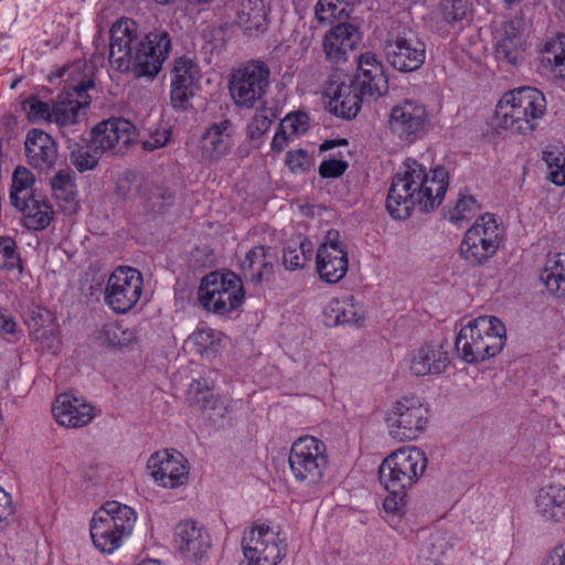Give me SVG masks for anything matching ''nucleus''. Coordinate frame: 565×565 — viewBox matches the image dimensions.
I'll return each mask as SVG.
<instances>
[{"mask_svg":"<svg viewBox=\"0 0 565 565\" xmlns=\"http://www.w3.org/2000/svg\"><path fill=\"white\" fill-rule=\"evenodd\" d=\"M171 49V36L162 28L140 35L134 20L121 18L109 30L110 66L121 73L131 72L136 77H156Z\"/></svg>","mask_w":565,"mask_h":565,"instance_id":"1","label":"nucleus"},{"mask_svg":"<svg viewBox=\"0 0 565 565\" xmlns=\"http://www.w3.org/2000/svg\"><path fill=\"white\" fill-rule=\"evenodd\" d=\"M448 188V173L444 168L426 172L423 164L407 159L392 180L386 209L396 220L407 218L415 207L430 211L439 206Z\"/></svg>","mask_w":565,"mask_h":565,"instance_id":"2","label":"nucleus"},{"mask_svg":"<svg viewBox=\"0 0 565 565\" xmlns=\"http://www.w3.org/2000/svg\"><path fill=\"white\" fill-rule=\"evenodd\" d=\"M505 340V327L500 319L480 316L460 329L455 347L462 361L477 364L499 354Z\"/></svg>","mask_w":565,"mask_h":565,"instance_id":"3","label":"nucleus"},{"mask_svg":"<svg viewBox=\"0 0 565 565\" xmlns=\"http://www.w3.org/2000/svg\"><path fill=\"white\" fill-rule=\"evenodd\" d=\"M545 113V96L539 89L530 86L505 93L495 107V116L500 126L520 135L533 132Z\"/></svg>","mask_w":565,"mask_h":565,"instance_id":"4","label":"nucleus"},{"mask_svg":"<svg viewBox=\"0 0 565 565\" xmlns=\"http://www.w3.org/2000/svg\"><path fill=\"white\" fill-rule=\"evenodd\" d=\"M83 68L84 63L76 62L61 70L58 74L60 77H65L66 86L53 104V122L61 128L79 122L90 104L88 89L94 87V82Z\"/></svg>","mask_w":565,"mask_h":565,"instance_id":"5","label":"nucleus"},{"mask_svg":"<svg viewBox=\"0 0 565 565\" xmlns=\"http://www.w3.org/2000/svg\"><path fill=\"white\" fill-rule=\"evenodd\" d=\"M137 514L134 509L117 501L106 502L93 515L90 537L103 553H113L134 530Z\"/></svg>","mask_w":565,"mask_h":565,"instance_id":"6","label":"nucleus"},{"mask_svg":"<svg viewBox=\"0 0 565 565\" xmlns=\"http://www.w3.org/2000/svg\"><path fill=\"white\" fill-rule=\"evenodd\" d=\"M426 467L427 458L418 448H399L381 463L380 482L390 493H406L418 481Z\"/></svg>","mask_w":565,"mask_h":565,"instance_id":"7","label":"nucleus"},{"mask_svg":"<svg viewBox=\"0 0 565 565\" xmlns=\"http://www.w3.org/2000/svg\"><path fill=\"white\" fill-rule=\"evenodd\" d=\"M504 236V227L495 215L484 213L466 231L459 253L470 265H484L497 254Z\"/></svg>","mask_w":565,"mask_h":565,"instance_id":"8","label":"nucleus"},{"mask_svg":"<svg viewBox=\"0 0 565 565\" xmlns=\"http://www.w3.org/2000/svg\"><path fill=\"white\" fill-rule=\"evenodd\" d=\"M270 68L262 60H250L232 70L228 93L239 108L252 109L263 102L269 88Z\"/></svg>","mask_w":565,"mask_h":565,"instance_id":"9","label":"nucleus"},{"mask_svg":"<svg viewBox=\"0 0 565 565\" xmlns=\"http://www.w3.org/2000/svg\"><path fill=\"white\" fill-rule=\"evenodd\" d=\"M289 467L295 480L305 487H316L328 468L326 444L310 435L296 439L289 454Z\"/></svg>","mask_w":565,"mask_h":565,"instance_id":"10","label":"nucleus"},{"mask_svg":"<svg viewBox=\"0 0 565 565\" xmlns=\"http://www.w3.org/2000/svg\"><path fill=\"white\" fill-rule=\"evenodd\" d=\"M198 295L203 308L223 316L242 305L245 291L241 278L234 273L214 271L204 276Z\"/></svg>","mask_w":565,"mask_h":565,"instance_id":"11","label":"nucleus"},{"mask_svg":"<svg viewBox=\"0 0 565 565\" xmlns=\"http://www.w3.org/2000/svg\"><path fill=\"white\" fill-rule=\"evenodd\" d=\"M385 422L390 436L395 440H414L428 426V405L419 396H403L392 404Z\"/></svg>","mask_w":565,"mask_h":565,"instance_id":"12","label":"nucleus"},{"mask_svg":"<svg viewBox=\"0 0 565 565\" xmlns=\"http://www.w3.org/2000/svg\"><path fill=\"white\" fill-rule=\"evenodd\" d=\"M387 63L398 72L409 73L422 67L426 58L424 42L411 29H392L384 42Z\"/></svg>","mask_w":565,"mask_h":565,"instance_id":"13","label":"nucleus"},{"mask_svg":"<svg viewBox=\"0 0 565 565\" xmlns=\"http://www.w3.org/2000/svg\"><path fill=\"white\" fill-rule=\"evenodd\" d=\"M143 278L132 267H118L108 277L104 289L105 303L116 313H127L140 300Z\"/></svg>","mask_w":565,"mask_h":565,"instance_id":"14","label":"nucleus"},{"mask_svg":"<svg viewBox=\"0 0 565 565\" xmlns=\"http://www.w3.org/2000/svg\"><path fill=\"white\" fill-rule=\"evenodd\" d=\"M242 547L253 565H277L285 556L287 544L279 533L266 524H254L244 533Z\"/></svg>","mask_w":565,"mask_h":565,"instance_id":"15","label":"nucleus"},{"mask_svg":"<svg viewBox=\"0 0 565 565\" xmlns=\"http://www.w3.org/2000/svg\"><path fill=\"white\" fill-rule=\"evenodd\" d=\"M429 124V114L423 103L404 99L392 107L387 127L401 141L413 143L425 135Z\"/></svg>","mask_w":565,"mask_h":565,"instance_id":"16","label":"nucleus"},{"mask_svg":"<svg viewBox=\"0 0 565 565\" xmlns=\"http://www.w3.org/2000/svg\"><path fill=\"white\" fill-rule=\"evenodd\" d=\"M324 97L329 99L330 113L345 119L358 115L364 98L355 86L353 77L339 70L334 71L327 81Z\"/></svg>","mask_w":565,"mask_h":565,"instance_id":"17","label":"nucleus"},{"mask_svg":"<svg viewBox=\"0 0 565 565\" xmlns=\"http://www.w3.org/2000/svg\"><path fill=\"white\" fill-rule=\"evenodd\" d=\"M201 77V70L193 58L183 55L173 60L170 100L174 109L188 108L190 99L199 89Z\"/></svg>","mask_w":565,"mask_h":565,"instance_id":"18","label":"nucleus"},{"mask_svg":"<svg viewBox=\"0 0 565 565\" xmlns=\"http://www.w3.org/2000/svg\"><path fill=\"white\" fill-rule=\"evenodd\" d=\"M135 137V126L129 120L120 117L100 121L90 132V140L102 153H122Z\"/></svg>","mask_w":565,"mask_h":565,"instance_id":"19","label":"nucleus"},{"mask_svg":"<svg viewBox=\"0 0 565 565\" xmlns=\"http://www.w3.org/2000/svg\"><path fill=\"white\" fill-rule=\"evenodd\" d=\"M147 468L154 481L164 488H177L184 484L189 477L188 460L177 450H162L152 454Z\"/></svg>","mask_w":565,"mask_h":565,"instance_id":"20","label":"nucleus"},{"mask_svg":"<svg viewBox=\"0 0 565 565\" xmlns=\"http://www.w3.org/2000/svg\"><path fill=\"white\" fill-rule=\"evenodd\" d=\"M361 40L362 33L359 26L350 22L338 23L323 36L322 47L326 60L333 65L347 62Z\"/></svg>","mask_w":565,"mask_h":565,"instance_id":"21","label":"nucleus"},{"mask_svg":"<svg viewBox=\"0 0 565 565\" xmlns=\"http://www.w3.org/2000/svg\"><path fill=\"white\" fill-rule=\"evenodd\" d=\"M352 77L355 86L364 97L376 99L388 89V81L383 64L372 52H365L360 55L358 73Z\"/></svg>","mask_w":565,"mask_h":565,"instance_id":"22","label":"nucleus"},{"mask_svg":"<svg viewBox=\"0 0 565 565\" xmlns=\"http://www.w3.org/2000/svg\"><path fill=\"white\" fill-rule=\"evenodd\" d=\"M52 414L61 426L68 428L83 427L95 417L92 405L70 393L56 396Z\"/></svg>","mask_w":565,"mask_h":565,"instance_id":"23","label":"nucleus"},{"mask_svg":"<svg viewBox=\"0 0 565 565\" xmlns=\"http://www.w3.org/2000/svg\"><path fill=\"white\" fill-rule=\"evenodd\" d=\"M174 536L178 550L189 561H201L211 548L207 531L193 521L180 522Z\"/></svg>","mask_w":565,"mask_h":565,"instance_id":"24","label":"nucleus"},{"mask_svg":"<svg viewBox=\"0 0 565 565\" xmlns=\"http://www.w3.org/2000/svg\"><path fill=\"white\" fill-rule=\"evenodd\" d=\"M29 163L38 170L45 171L54 167L57 160V145L53 137L42 129H31L24 141Z\"/></svg>","mask_w":565,"mask_h":565,"instance_id":"25","label":"nucleus"},{"mask_svg":"<svg viewBox=\"0 0 565 565\" xmlns=\"http://www.w3.org/2000/svg\"><path fill=\"white\" fill-rule=\"evenodd\" d=\"M535 513L547 524H565V486L550 483L539 489Z\"/></svg>","mask_w":565,"mask_h":565,"instance_id":"26","label":"nucleus"},{"mask_svg":"<svg viewBox=\"0 0 565 565\" xmlns=\"http://www.w3.org/2000/svg\"><path fill=\"white\" fill-rule=\"evenodd\" d=\"M233 146V122L223 118L210 125L201 137V154L210 161L226 156Z\"/></svg>","mask_w":565,"mask_h":565,"instance_id":"27","label":"nucleus"},{"mask_svg":"<svg viewBox=\"0 0 565 565\" xmlns=\"http://www.w3.org/2000/svg\"><path fill=\"white\" fill-rule=\"evenodd\" d=\"M324 323L328 327L349 324L361 327L365 320V309L355 301L353 296L333 298L323 310Z\"/></svg>","mask_w":565,"mask_h":565,"instance_id":"28","label":"nucleus"},{"mask_svg":"<svg viewBox=\"0 0 565 565\" xmlns=\"http://www.w3.org/2000/svg\"><path fill=\"white\" fill-rule=\"evenodd\" d=\"M270 8L266 0H241L236 22L248 36L263 34L269 24Z\"/></svg>","mask_w":565,"mask_h":565,"instance_id":"29","label":"nucleus"},{"mask_svg":"<svg viewBox=\"0 0 565 565\" xmlns=\"http://www.w3.org/2000/svg\"><path fill=\"white\" fill-rule=\"evenodd\" d=\"M524 52L525 43L521 30V21H508L504 23L501 36L495 45L497 58L510 65H516L523 60Z\"/></svg>","mask_w":565,"mask_h":565,"instance_id":"30","label":"nucleus"},{"mask_svg":"<svg viewBox=\"0 0 565 565\" xmlns=\"http://www.w3.org/2000/svg\"><path fill=\"white\" fill-rule=\"evenodd\" d=\"M317 270L322 280L329 284L340 281L348 271V256L343 248L321 245L318 249Z\"/></svg>","mask_w":565,"mask_h":565,"instance_id":"31","label":"nucleus"},{"mask_svg":"<svg viewBox=\"0 0 565 565\" xmlns=\"http://www.w3.org/2000/svg\"><path fill=\"white\" fill-rule=\"evenodd\" d=\"M449 364L447 352L441 347L425 345L413 352L409 370L416 376L443 373Z\"/></svg>","mask_w":565,"mask_h":565,"instance_id":"32","label":"nucleus"},{"mask_svg":"<svg viewBox=\"0 0 565 565\" xmlns=\"http://www.w3.org/2000/svg\"><path fill=\"white\" fill-rule=\"evenodd\" d=\"M276 255L269 247L258 245L246 253L242 263V269L245 275H249L252 281L260 284L268 280L273 274Z\"/></svg>","mask_w":565,"mask_h":565,"instance_id":"33","label":"nucleus"},{"mask_svg":"<svg viewBox=\"0 0 565 565\" xmlns=\"http://www.w3.org/2000/svg\"><path fill=\"white\" fill-rule=\"evenodd\" d=\"M63 136L67 139L70 159L79 172L93 170L98 164L103 153L99 149L95 148L92 140L86 142L85 139H82V135L77 136L79 141L68 138L65 132H63Z\"/></svg>","mask_w":565,"mask_h":565,"instance_id":"34","label":"nucleus"},{"mask_svg":"<svg viewBox=\"0 0 565 565\" xmlns=\"http://www.w3.org/2000/svg\"><path fill=\"white\" fill-rule=\"evenodd\" d=\"M540 279L548 292L556 297H565V253L547 257Z\"/></svg>","mask_w":565,"mask_h":565,"instance_id":"35","label":"nucleus"},{"mask_svg":"<svg viewBox=\"0 0 565 565\" xmlns=\"http://www.w3.org/2000/svg\"><path fill=\"white\" fill-rule=\"evenodd\" d=\"M25 203V206H14L24 213L25 225L36 231L45 228L53 216L51 205L41 194L29 199Z\"/></svg>","mask_w":565,"mask_h":565,"instance_id":"36","label":"nucleus"},{"mask_svg":"<svg viewBox=\"0 0 565 565\" xmlns=\"http://www.w3.org/2000/svg\"><path fill=\"white\" fill-rule=\"evenodd\" d=\"M34 182V175L29 169L22 166L14 169L10 191V201L13 206H25L29 199L39 194L33 189Z\"/></svg>","mask_w":565,"mask_h":565,"instance_id":"37","label":"nucleus"},{"mask_svg":"<svg viewBox=\"0 0 565 565\" xmlns=\"http://www.w3.org/2000/svg\"><path fill=\"white\" fill-rule=\"evenodd\" d=\"M542 64L554 77L565 81V34H558L544 44Z\"/></svg>","mask_w":565,"mask_h":565,"instance_id":"38","label":"nucleus"},{"mask_svg":"<svg viewBox=\"0 0 565 565\" xmlns=\"http://www.w3.org/2000/svg\"><path fill=\"white\" fill-rule=\"evenodd\" d=\"M186 399L190 405L198 406L200 409H214L218 398L210 391L202 381H193L186 392Z\"/></svg>","mask_w":565,"mask_h":565,"instance_id":"39","label":"nucleus"},{"mask_svg":"<svg viewBox=\"0 0 565 565\" xmlns=\"http://www.w3.org/2000/svg\"><path fill=\"white\" fill-rule=\"evenodd\" d=\"M481 210L476 198L469 194H459L456 205L449 211V221L457 226L472 218Z\"/></svg>","mask_w":565,"mask_h":565,"instance_id":"40","label":"nucleus"},{"mask_svg":"<svg viewBox=\"0 0 565 565\" xmlns=\"http://www.w3.org/2000/svg\"><path fill=\"white\" fill-rule=\"evenodd\" d=\"M21 257L17 242L9 235L0 236V270L21 269Z\"/></svg>","mask_w":565,"mask_h":565,"instance_id":"41","label":"nucleus"},{"mask_svg":"<svg viewBox=\"0 0 565 565\" xmlns=\"http://www.w3.org/2000/svg\"><path fill=\"white\" fill-rule=\"evenodd\" d=\"M550 180L556 185L565 184V154L559 150H547L543 152Z\"/></svg>","mask_w":565,"mask_h":565,"instance_id":"42","label":"nucleus"},{"mask_svg":"<svg viewBox=\"0 0 565 565\" xmlns=\"http://www.w3.org/2000/svg\"><path fill=\"white\" fill-rule=\"evenodd\" d=\"M353 0H319L315 8V14L320 22L330 18H340L347 11V7Z\"/></svg>","mask_w":565,"mask_h":565,"instance_id":"43","label":"nucleus"},{"mask_svg":"<svg viewBox=\"0 0 565 565\" xmlns=\"http://www.w3.org/2000/svg\"><path fill=\"white\" fill-rule=\"evenodd\" d=\"M53 194L56 199L72 201L75 195V183L68 172L60 171L51 180Z\"/></svg>","mask_w":565,"mask_h":565,"instance_id":"44","label":"nucleus"},{"mask_svg":"<svg viewBox=\"0 0 565 565\" xmlns=\"http://www.w3.org/2000/svg\"><path fill=\"white\" fill-rule=\"evenodd\" d=\"M23 109L28 111V116L31 120H50L53 121V106L38 99L36 97H30L24 100Z\"/></svg>","mask_w":565,"mask_h":565,"instance_id":"45","label":"nucleus"},{"mask_svg":"<svg viewBox=\"0 0 565 565\" xmlns=\"http://www.w3.org/2000/svg\"><path fill=\"white\" fill-rule=\"evenodd\" d=\"M280 128L285 129L289 137H298L307 132L309 128V117L306 113H296L287 115L280 122Z\"/></svg>","mask_w":565,"mask_h":565,"instance_id":"46","label":"nucleus"},{"mask_svg":"<svg viewBox=\"0 0 565 565\" xmlns=\"http://www.w3.org/2000/svg\"><path fill=\"white\" fill-rule=\"evenodd\" d=\"M55 322L56 320L53 312L42 307H33L30 309L26 318V323L31 330V333L35 332L36 330L50 327Z\"/></svg>","mask_w":565,"mask_h":565,"instance_id":"47","label":"nucleus"},{"mask_svg":"<svg viewBox=\"0 0 565 565\" xmlns=\"http://www.w3.org/2000/svg\"><path fill=\"white\" fill-rule=\"evenodd\" d=\"M35 341H38L44 350L56 351L60 344L58 340V327L57 323H53L41 330H36L32 333Z\"/></svg>","mask_w":565,"mask_h":565,"instance_id":"48","label":"nucleus"},{"mask_svg":"<svg viewBox=\"0 0 565 565\" xmlns=\"http://www.w3.org/2000/svg\"><path fill=\"white\" fill-rule=\"evenodd\" d=\"M285 162L294 173H305L310 169L312 160L306 150L298 149L289 151Z\"/></svg>","mask_w":565,"mask_h":565,"instance_id":"49","label":"nucleus"},{"mask_svg":"<svg viewBox=\"0 0 565 565\" xmlns=\"http://www.w3.org/2000/svg\"><path fill=\"white\" fill-rule=\"evenodd\" d=\"M307 260L308 257L306 255L303 244H301L299 247L289 246L284 250L282 263L288 270L302 268Z\"/></svg>","mask_w":565,"mask_h":565,"instance_id":"50","label":"nucleus"},{"mask_svg":"<svg viewBox=\"0 0 565 565\" xmlns=\"http://www.w3.org/2000/svg\"><path fill=\"white\" fill-rule=\"evenodd\" d=\"M271 126V119L264 113H256L247 126V137L249 139L260 138Z\"/></svg>","mask_w":565,"mask_h":565,"instance_id":"51","label":"nucleus"},{"mask_svg":"<svg viewBox=\"0 0 565 565\" xmlns=\"http://www.w3.org/2000/svg\"><path fill=\"white\" fill-rule=\"evenodd\" d=\"M348 167H349V164L344 160H338V159L324 160L319 166V174L326 179L339 178L345 172Z\"/></svg>","mask_w":565,"mask_h":565,"instance_id":"52","label":"nucleus"},{"mask_svg":"<svg viewBox=\"0 0 565 565\" xmlns=\"http://www.w3.org/2000/svg\"><path fill=\"white\" fill-rule=\"evenodd\" d=\"M14 514L11 495L0 487V530L9 524Z\"/></svg>","mask_w":565,"mask_h":565,"instance_id":"53","label":"nucleus"},{"mask_svg":"<svg viewBox=\"0 0 565 565\" xmlns=\"http://www.w3.org/2000/svg\"><path fill=\"white\" fill-rule=\"evenodd\" d=\"M215 340V332L212 329H200L193 334V342L200 353L207 351Z\"/></svg>","mask_w":565,"mask_h":565,"instance_id":"54","label":"nucleus"},{"mask_svg":"<svg viewBox=\"0 0 565 565\" xmlns=\"http://www.w3.org/2000/svg\"><path fill=\"white\" fill-rule=\"evenodd\" d=\"M429 548L430 559L437 563L448 548V542L446 537L441 534L431 535L429 540Z\"/></svg>","mask_w":565,"mask_h":565,"instance_id":"55","label":"nucleus"},{"mask_svg":"<svg viewBox=\"0 0 565 565\" xmlns=\"http://www.w3.org/2000/svg\"><path fill=\"white\" fill-rule=\"evenodd\" d=\"M169 139L170 131L168 129L156 131L154 134L150 135L146 140H143V148L146 150L152 151L154 149L166 146Z\"/></svg>","mask_w":565,"mask_h":565,"instance_id":"56","label":"nucleus"},{"mask_svg":"<svg viewBox=\"0 0 565 565\" xmlns=\"http://www.w3.org/2000/svg\"><path fill=\"white\" fill-rule=\"evenodd\" d=\"M405 494L406 493H391L388 497H386L383 501L384 511L391 514H398L399 512H402L405 505Z\"/></svg>","mask_w":565,"mask_h":565,"instance_id":"57","label":"nucleus"},{"mask_svg":"<svg viewBox=\"0 0 565 565\" xmlns=\"http://www.w3.org/2000/svg\"><path fill=\"white\" fill-rule=\"evenodd\" d=\"M292 139L294 137H289V134L279 127L271 140V149L281 152Z\"/></svg>","mask_w":565,"mask_h":565,"instance_id":"58","label":"nucleus"},{"mask_svg":"<svg viewBox=\"0 0 565 565\" xmlns=\"http://www.w3.org/2000/svg\"><path fill=\"white\" fill-rule=\"evenodd\" d=\"M544 565H565V542L551 551Z\"/></svg>","mask_w":565,"mask_h":565,"instance_id":"59","label":"nucleus"},{"mask_svg":"<svg viewBox=\"0 0 565 565\" xmlns=\"http://www.w3.org/2000/svg\"><path fill=\"white\" fill-rule=\"evenodd\" d=\"M17 323L11 316L0 309V333H14Z\"/></svg>","mask_w":565,"mask_h":565,"instance_id":"60","label":"nucleus"},{"mask_svg":"<svg viewBox=\"0 0 565 565\" xmlns=\"http://www.w3.org/2000/svg\"><path fill=\"white\" fill-rule=\"evenodd\" d=\"M338 239H339L338 231H334V230L328 231V233L326 235V241L322 245H330L335 248H342V246L339 244Z\"/></svg>","mask_w":565,"mask_h":565,"instance_id":"61","label":"nucleus"},{"mask_svg":"<svg viewBox=\"0 0 565 565\" xmlns=\"http://www.w3.org/2000/svg\"><path fill=\"white\" fill-rule=\"evenodd\" d=\"M138 565H161V563L154 559H143Z\"/></svg>","mask_w":565,"mask_h":565,"instance_id":"62","label":"nucleus"},{"mask_svg":"<svg viewBox=\"0 0 565 565\" xmlns=\"http://www.w3.org/2000/svg\"><path fill=\"white\" fill-rule=\"evenodd\" d=\"M334 146V141H326L323 145H322V149L323 150H327V149H331L332 147Z\"/></svg>","mask_w":565,"mask_h":565,"instance_id":"63","label":"nucleus"},{"mask_svg":"<svg viewBox=\"0 0 565 565\" xmlns=\"http://www.w3.org/2000/svg\"><path fill=\"white\" fill-rule=\"evenodd\" d=\"M153 1L160 6H167V4H170L171 2H173L174 0H153Z\"/></svg>","mask_w":565,"mask_h":565,"instance_id":"64","label":"nucleus"}]
</instances>
